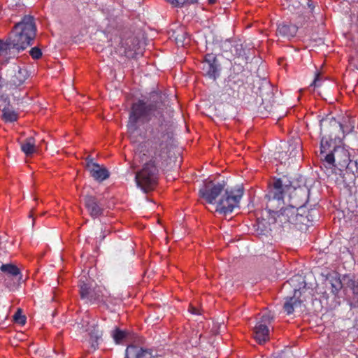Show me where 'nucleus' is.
<instances>
[{
    "label": "nucleus",
    "instance_id": "27",
    "mask_svg": "<svg viewBox=\"0 0 358 358\" xmlns=\"http://www.w3.org/2000/svg\"><path fill=\"white\" fill-rule=\"evenodd\" d=\"M15 77L18 79L19 83H22L27 77V71L24 69H19L18 72L15 74Z\"/></svg>",
    "mask_w": 358,
    "mask_h": 358
},
{
    "label": "nucleus",
    "instance_id": "6",
    "mask_svg": "<svg viewBox=\"0 0 358 358\" xmlns=\"http://www.w3.org/2000/svg\"><path fill=\"white\" fill-rule=\"evenodd\" d=\"M299 282L301 285L297 288H294V296L292 297H287L284 303V310L288 314H291L294 312V309L301 307L302 301L299 299L301 295V288L305 287V282L303 280L301 276H295L291 278L287 283L283 286L284 288H287L289 286H295V282Z\"/></svg>",
    "mask_w": 358,
    "mask_h": 358
},
{
    "label": "nucleus",
    "instance_id": "24",
    "mask_svg": "<svg viewBox=\"0 0 358 358\" xmlns=\"http://www.w3.org/2000/svg\"><path fill=\"white\" fill-rule=\"evenodd\" d=\"M332 146V137L329 136V138L322 137L320 143V150L321 154H324L327 152L330 148Z\"/></svg>",
    "mask_w": 358,
    "mask_h": 358
},
{
    "label": "nucleus",
    "instance_id": "8",
    "mask_svg": "<svg viewBox=\"0 0 358 358\" xmlns=\"http://www.w3.org/2000/svg\"><path fill=\"white\" fill-rule=\"evenodd\" d=\"M273 318V314L268 310L262 313L260 321H259L254 328L255 338L262 344L269 340V330L268 324L271 323Z\"/></svg>",
    "mask_w": 358,
    "mask_h": 358
},
{
    "label": "nucleus",
    "instance_id": "31",
    "mask_svg": "<svg viewBox=\"0 0 358 358\" xmlns=\"http://www.w3.org/2000/svg\"><path fill=\"white\" fill-rule=\"evenodd\" d=\"M189 311L191 312L192 314H194V315H199L200 314L199 310L194 307H191L189 308Z\"/></svg>",
    "mask_w": 358,
    "mask_h": 358
},
{
    "label": "nucleus",
    "instance_id": "36",
    "mask_svg": "<svg viewBox=\"0 0 358 358\" xmlns=\"http://www.w3.org/2000/svg\"><path fill=\"white\" fill-rule=\"evenodd\" d=\"M326 165L328 166L330 169H332V168H331L327 163ZM330 172H332V170H330Z\"/></svg>",
    "mask_w": 358,
    "mask_h": 358
},
{
    "label": "nucleus",
    "instance_id": "2",
    "mask_svg": "<svg viewBox=\"0 0 358 358\" xmlns=\"http://www.w3.org/2000/svg\"><path fill=\"white\" fill-rule=\"evenodd\" d=\"M152 149L150 151L151 158L145 162L143 169L136 175V182L144 192L152 190L157 183L158 166L166 159L170 136L161 131H151Z\"/></svg>",
    "mask_w": 358,
    "mask_h": 358
},
{
    "label": "nucleus",
    "instance_id": "1",
    "mask_svg": "<svg viewBox=\"0 0 358 358\" xmlns=\"http://www.w3.org/2000/svg\"><path fill=\"white\" fill-rule=\"evenodd\" d=\"M302 195L306 196L305 190L294 189L284 184L282 179H277L267 195V208L282 224H305L306 217L303 213L306 200V198L299 199Z\"/></svg>",
    "mask_w": 358,
    "mask_h": 358
},
{
    "label": "nucleus",
    "instance_id": "33",
    "mask_svg": "<svg viewBox=\"0 0 358 358\" xmlns=\"http://www.w3.org/2000/svg\"><path fill=\"white\" fill-rule=\"evenodd\" d=\"M338 127L343 131V133L345 132L344 128L341 124H339Z\"/></svg>",
    "mask_w": 358,
    "mask_h": 358
},
{
    "label": "nucleus",
    "instance_id": "9",
    "mask_svg": "<svg viewBox=\"0 0 358 358\" xmlns=\"http://www.w3.org/2000/svg\"><path fill=\"white\" fill-rule=\"evenodd\" d=\"M201 69L204 76L215 80L220 76V69L215 56L207 55L202 62Z\"/></svg>",
    "mask_w": 358,
    "mask_h": 358
},
{
    "label": "nucleus",
    "instance_id": "23",
    "mask_svg": "<svg viewBox=\"0 0 358 358\" xmlns=\"http://www.w3.org/2000/svg\"><path fill=\"white\" fill-rule=\"evenodd\" d=\"M3 117L6 122H14L17 119V113L9 108H4L2 110Z\"/></svg>",
    "mask_w": 358,
    "mask_h": 358
},
{
    "label": "nucleus",
    "instance_id": "4",
    "mask_svg": "<svg viewBox=\"0 0 358 358\" xmlns=\"http://www.w3.org/2000/svg\"><path fill=\"white\" fill-rule=\"evenodd\" d=\"M36 27L34 17L26 15L22 20L15 24L12 35L6 43L8 48L23 50L31 45L36 36Z\"/></svg>",
    "mask_w": 358,
    "mask_h": 358
},
{
    "label": "nucleus",
    "instance_id": "16",
    "mask_svg": "<svg viewBox=\"0 0 358 358\" xmlns=\"http://www.w3.org/2000/svg\"><path fill=\"white\" fill-rule=\"evenodd\" d=\"M344 283L346 286L352 290L354 298L351 306H358V281L350 278L349 276L343 277Z\"/></svg>",
    "mask_w": 358,
    "mask_h": 358
},
{
    "label": "nucleus",
    "instance_id": "3",
    "mask_svg": "<svg viewBox=\"0 0 358 358\" xmlns=\"http://www.w3.org/2000/svg\"><path fill=\"white\" fill-rule=\"evenodd\" d=\"M199 194L209 203H217L216 210L220 213L227 214L238 207L243 196V189L224 190V183L213 184L212 182L203 185L199 190Z\"/></svg>",
    "mask_w": 358,
    "mask_h": 358
},
{
    "label": "nucleus",
    "instance_id": "34",
    "mask_svg": "<svg viewBox=\"0 0 358 358\" xmlns=\"http://www.w3.org/2000/svg\"><path fill=\"white\" fill-rule=\"evenodd\" d=\"M208 3L210 4H213L217 1V0H208Z\"/></svg>",
    "mask_w": 358,
    "mask_h": 358
},
{
    "label": "nucleus",
    "instance_id": "15",
    "mask_svg": "<svg viewBox=\"0 0 358 358\" xmlns=\"http://www.w3.org/2000/svg\"><path fill=\"white\" fill-rule=\"evenodd\" d=\"M298 27L291 24H280L277 28V34L287 38L294 37L297 32Z\"/></svg>",
    "mask_w": 358,
    "mask_h": 358
},
{
    "label": "nucleus",
    "instance_id": "30",
    "mask_svg": "<svg viewBox=\"0 0 358 358\" xmlns=\"http://www.w3.org/2000/svg\"><path fill=\"white\" fill-rule=\"evenodd\" d=\"M6 49L7 45L6 44V43H3V41H0V54Z\"/></svg>",
    "mask_w": 358,
    "mask_h": 358
},
{
    "label": "nucleus",
    "instance_id": "28",
    "mask_svg": "<svg viewBox=\"0 0 358 358\" xmlns=\"http://www.w3.org/2000/svg\"><path fill=\"white\" fill-rule=\"evenodd\" d=\"M30 55L34 59H38L41 57L42 53L39 48L35 47L31 49Z\"/></svg>",
    "mask_w": 358,
    "mask_h": 358
},
{
    "label": "nucleus",
    "instance_id": "32",
    "mask_svg": "<svg viewBox=\"0 0 358 358\" xmlns=\"http://www.w3.org/2000/svg\"><path fill=\"white\" fill-rule=\"evenodd\" d=\"M116 39H117V40H118V41L120 42V45H121V47L124 48H125V50H126V49H127V48H126V47H124V44L122 43V41H121L119 38H117Z\"/></svg>",
    "mask_w": 358,
    "mask_h": 358
},
{
    "label": "nucleus",
    "instance_id": "22",
    "mask_svg": "<svg viewBox=\"0 0 358 358\" xmlns=\"http://www.w3.org/2000/svg\"><path fill=\"white\" fill-rule=\"evenodd\" d=\"M330 282L331 285V292L334 294H337L343 286L346 285V284L344 283V280H341L339 278H332L330 280Z\"/></svg>",
    "mask_w": 358,
    "mask_h": 358
},
{
    "label": "nucleus",
    "instance_id": "26",
    "mask_svg": "<svg viewBox=\"0 0 358 358\" xmlns=\"http://www.w3.org/2000/svg\"><path fill=\"white\" fill-rule=\"evenodd\" d=\"M13 319L15 322L20 324H24L26 322V318L24 315L22 314V312L20 309H18L17 311L13 315Z\"/></svg>",
    "mask_w": 358,
    "mask_h": 358
},
{
    "label": "nucleus",
    "instance_id": "20",
    "mask_svg": "<svg viewBox=\"0 0 358 358\" xmlns=\"http://www.w3.org/2000/svg\"><path fill=\"white\" fill-rule=\"evenodd\" d=\"M288 152H289V158H300L301 157V146L299 142H295L289 144Z\"/></svg>",
    "mask_w": 358,
    "mask_h": 358
},
{
    "label": "nucleus",
    "instance_id": "5",
    "mask_svg": "<svg viewBox=\"0 0 358 358\" xmlns=\"http://www.w3.org/2000/svg\"><path fill=\"white\" fill-rule=\"evenodd\" d=\"M157 107L142 101L133 104L127 124L128 132L132 142L136 141V138L139 134L140 124L151 119L152 116L159 114Z\"/></svg>",
    "mask_w": 358,
    "mask_h": 358
},
{
    "label": "nucleus",
    "instance_id": "10",
    "mask_svg": "<svg viewBox=\"0 0 358 358\" xmlns=\"http://www.w3.org/2000/svg\"><path fill=\"white\" fill-rule=\"evenodd\" d=\"M92 282L86 275L80 276L79 280V287L80 297L87 301H92L99 299V296L92 289Z\"/></svg>",
    "mask_w": 358,
    "mask_h": 358
},
{
    "label": "nucleus",
    "instance_id": "17",
    "mask_svg": "<svg viewBox=\"0 0 358 358\" xmlns=\"http://www.w3.org/2000/svg\"><path fill=\"white\" fill-rule=\"evenodd\" d=\"M0 270L5 273L6 275L4 276L10 275V277L18 278V280H22V275L20 269L13 264H2L0 267Z\"/></svg>",
    "mask_w": 358,
    "mask_h": 358
},
{
    "label": "nucleus",
    "instance_id": "19",
    "mask_svg": "<svg viewBox=\"0 0 358 358\" xmlns=\"http://www.w3.org/2000/svg\"><path fill=\"white\" fill-rule=\"evenodd\" d=\"M21 149L26 155H31L36 151L35 140L32 137L27 138L21 143Z\"/></svg>",
    "mask_w": 358,
    "mask_h": 358
},
{
    "label": "nucleus",
    "instance_id": "35",
    "mask_svg": "<svg viewBox=\"0 0 358 358\" xmlns=\"http://www.w3.org/2000/svg\"><path fill=\"white\" fill-rule=\"evenodd\" d=\"M2 86V81H1V79L0 78V88Z\"/></svg>",
    "mask_w": 358,
    "mask_h": 358
},
{
    "label": "nucleus",
    "instance_id": "18",
    "mask_svg": "<svg viewBox=\"0 0 358 358\" xmlns=\"http://www.w3.org/2000/svg\"><path fill=\"white\" fill-rule=\"evenodd\" d=\"M222 49L226 52H229L231 56H239L242 52V46L240 44H232L231 41H226L222 44Z\"/></svg>",
    "mask_w": 358,
    "mask_h": 358
},
{
    "label": "nucleus",
    "instance_id": "7",
    "mask_svg": "<svg viewBox=\"0 0 358 358\" xmlns=\"http://www.w3.org/2000/svg\"><path fill=\"white\" fill-rule=\"evenodd\" d=\"M325 163L331 168L339 166L347 167L350 164V154L348 150L341 146L334 147V150L324 156Z\"/></svg>",
    "mask_w": 358,
    "mask_h": 358
},
{
    "label": "nucleus",
    "instance_id": "25",
    "mask_svg": "<svg viewBox=\"0 0 358 358\" xmlns=\"http://www.w3.org/2000/svg\"><path fill=\"white\" fill-rule=\"evenodd\" d=\"M127 333L119 329H115L111 332V336L116 343H120L126 337Z\"/></svg>",
    "mask_w": 358,
    "mask_h": 358
},
{
    "label": "nucleus",
    "instance_id": "12",
    "mask_svg": "<svg viewBox=\"0 0 358 358\" xmlns=\"http://www.w3.org/2000/svg\"><path fill=\"white\" fill-rule=\"evenodd\" d=\"M82 327L85 329L86 331L89 333L90 336V343L91 347L96 349L98 345V340L101 337L102 334L94 325V324H90L88 319L86 320H83L82 323Z\"/></svg>",
    "mask_w": 358,
    "mask_h": 358
},
{
    "label": "nucleus",
    "instance_id": "29",
    "mask_svg": "<svg viewBox=\"0 0 358 358\" xmlns=\"http://www.w3.org/2000/svg\"><path fill=\"white\" fill-rule=\"evenodd\" d=\"M320 75H317L315 78L314 79L313 83L310 85L311 86H314V87H318L320 85Z\"/></svg>",
    "mask_w": 358,
    "mask_h": 358
},
{
    "label": "nucleus",
    "instance_id": "21",
    "mask_svg": "<svg viewBox=\"0 0 358 358\" xmlns=\"http://www.w3.org/2000/svg\"><path fill=\"white\" fill-rule=\"evenodd\" d=\"M3 283L6 287L10 290L15 289L21 280H18V278L10 277V275L3 277Z\"/></svg>",
    "mask_w": 358,
    "mask_h": 358
},
{
    "label": "nucleus",
    "instance_id": "13",
    "mask_svg": "<svg viewBox=\"0 0 358 358\" xmlns=\"http://www.w3.org/2000/svg\"><path fill=\"white\" fill-rule=\"evenodd\" d=\"M152 352L137 345H129L126 349L125 358H152Z\"/></svg>",
    "mask_w": 358,
    "mask_h": 358
},
{
    "label": "nucleus",
    "instance_id": "11",
    "mask_svg": "<svg viewBox=\"0 0 358 358\" xmlns=\"http://www.w3.org/2000/svg\"><path fill=\"white\" fill-rule=\"evenodd\" d=\"M86 167L90 175L99 182L106 180L110 176L109 171L106 167L94 163L90 157L86 159Z\"/></svg>",
    "mask_w": 358,
    "mask_h": 358
},
{
    "label": "nucleus",
    "instance_id": "14",
    "mask_svg": "<svg viewBox=\"0 0 358 358\" xmlns=\"http://www.w3.org/2000/svg\"><path fill=\"white\" fill-rule=\"evenodd\" d=\"M85 206L90 215L93 217H97L103 213L102 207L93 196H86L85 197Z\"/></svg>",
    "mask_w": 358,
    "mask_h": 358
}]
</instances>
